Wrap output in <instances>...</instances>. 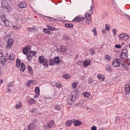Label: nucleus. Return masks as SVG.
Returning <instances> with one entry per match:
<instances>
[{
	"label": "nucleus",
	"instance_id": "nucleus-1",
	"mask_svg": "<svg viewBox=\"0 0 130 130\" xmlns=\"http://www.w3.org/2000/svg\"><path fill=\"white\" fill-rule=\"evenodd\" d=\"M2 5L3 10L5 11H8L11 9L9 4L6 1H3L2 2Z\"/></svg>",
	"mask_w": 130,
	"mask_h": 130
},
{
	"label": "nucleus",
	"instance_id": "nucleus-2",
	"mask_svg": "<svg viewBox=\"0 0 130 130\" xmlns=\"http://www.w3.org/2000/svg\"><path fill=\"white\" fill-rule=\"evenodd\" d=\"M92 13V11L91 9L90 10H88L87 13L84 15L86 19V21L87 22H88V24L90 23L91 21V15Z\"/></svg>",
	"mask_w": 130,
	"mask_h": 130
},
{
	"label": "nucleus",
	"instance_id": "nucleus-3",
	"mask_svg": "<svg viewBox=\"0 0 130 130\" xmlns=\"http://www.w3.org/2000/svg\"><path fill=\"white\" fill-rule=\"evenodd\" d=\"M128 50L126 49L122 50L120 54V57L121 59L124 60H126L128 59Z\"/></svg>",
	"mask_w": 130,
	"mask_h": 130
},
{
	"label": "nucleus",
	"instance_id": "nucleus-4",
	"mask_svg": "<svg viewBox=\"0 0 130 130\" xmlns=\"http://www.w3.org/2000/svg\"><path fill=\"white\" fill-rule=\"evenodd\" d=\"M75 94L74 95L72 94L71 95V98L68 99V104L70 105H72L73 103L74 102L76 99V96L77 94V92H74Z\"/></svg>",
	"mask_w": 130,
	"mask_h": 130
},
{
	"label": "nucleus",
	"instance_id": "nucleus-5",
	"mask_svg": "<svg viewBox=\"0 0 130 130\" xmlns=\"http://www.w3.org/2000/svg\"><path fill=\"white\" fill-rule=\"evenodd\" d=\"M36 54V52L33 51H31L28 52V54L27 55V59L29 61L31 60L32 57L34 56Z\"/></svg>",
	"mask_w": 130,
	"mask_h": 130
},
{
	"label": "nucleus",
	"instance_id": "nucleus-6",
	"mask_svg": "<svg viewBox=\"0 0 130 130\" xmlns=\"http://www.w3.org/2000/svg\"><path fill=\"white\" fill-rule=\"evenodd\" d=\"M120 59L118 58H116L113 60L112 64L114 67H118L120 66Z\"/></svg>",
	"mask_w": 130,
	"mask_h": 130
},
{
	"label": "nucleus",
	"instance_id": "nucleus-7",
	"mask_svg": "<svg viewBox=\"0 0 130 130\" xmlns=\"http://www.w3.org/2000/svg\"><path fill=\"white\" fill-rule=\"evenodd\" d=\"M13 43L14 41L13 39H9L7 42L6 47L7 48H10L13 44Z\"/></svg>",
	"mask_w": 130,
	"mask_h": 130
},
{
	"label": "nucleus",
	"instance_id": "nucleus-8",
	"mask_svg": "<svg viewBox=\"0 0 130 130\" xmlns=\"http://www.w3.org/2000/svg\"><path fill=\"white\" fill-rule=\"evenodd\" d=\"M36 125L34 123H31L27 127L28 130H34L36 128Z\"/></svg>",
	"mask_w": 130,
	"mask_h": 130
},
{
	"label": "nucleus",
	"instance_id": "nucleus-9",
	"mask_svg": "<svg viewBox=\"0 0 130 130\" xmlns=\"http://www.w3.org/2000/svg\"><path fill=\"white\" fill-rule=\"evenodd\" d=\"M84 19V18L82 15H79L77 16L73 20V21L74 22H80L83 21Z\"/></svg>",
	"mask_w": 130,
	"mask_h": 130
},
{
	"label": "nucleus",
	"instance_id": "nucleus-10",
	"mask_svg": "<svg viewBox=\"0 0 130 130\" xmlns=\"http://www.w3.org/2000/svg\"><path fill=\"white\" fill-rule=\"evenodd\" d=\"M26 4L25 2H23L20 3L19 5V7L21 9L25 8L26 7Z\"/></svg>",
	"mask_w": 130,
	"mask_h": 130
},
{
	"label": "nucleus",
	"instance_id": "nucleus-11",
	"mask_svg": "<svg viewBox=\"0 0 130 130\" xmlns=\"http://www.w3.org/2000/svg\"><path fill=\"white\" fill-rule=\"evenodd\" d=\"M90 63V61L89 60L87 59L84 61L83 62V65L85 66H87Z\"/></svg>",
	"mask_w": 130,
	"mask_h": 130
},
{
	"label": "nucleus",
	"instance_id": "nucleus-12",
	"mask_svg": "<svg viewBox=\"0 0 130 130\" xmlns=\"http://www.w3.org/2000/svg\"><path fill=\"white\" fill-rule=\"evenodd\" d=\"M111 67L109 64H107L105 66V70L107 71L110 72L112 70L111 69Z\"/></svg>",
	"mask_w": 130,
	"mask_h": 130
},
{
	"label": "nucleus",
	"instance_id": "nucleus-13",
	"mask_svg": "<svg viewBox=\"0 0 130 130\" xmlns=\"http://www.w3.org/2000/svg\"><path fill=\"white\" fill-rule=\"evenodd\" d=\"M125 91L128 94L130 92V86L128 85H126L125 87Z\"/></svg>",
	"mask_w": 130,
	"mask_h": 130
},
{
	"label": "nucleus",
	"instance_id": "nucleus-14",
	"mask_svg": "<svg viewBox=\"0 0 130 130\" xmlns=\"http://www.w3.org/2000/svg\"><path fill=\"white\" fill-rule=\"evenodd\" d=\"M73 123L74 125L75 126L79 125L81 124V122L78 120H75V121L74 120Z\"/></svg>",
	"mask_w": 130,
	"mask_h": 130
},
{
	"label": "nucleus",
	"instance_id": "nucleus-15",
	"mask_svg": "<svg viewBox=\"0 0 130 130\" xmlns=\"http://www.w3.org/2000/svg\"><path fill=\"white\" fill-rule=\"evenodd\" d=\"M25 64L23 63H21V65L20 66L21 68L20 69V70L21 71L23 72L24 71L25 69Z\"/></svg>",
	"mask_w": 130,
	"mask_h": 130
},
{
	"label": "nucleus",
	"instance_id": "nucleus-16",
	"mask_svg": "<svg viewBox=\"0 0 130 130\" xmlns=\"http://www.w3.org/2000/svg\"><path fill=\"white\" fill-rule=\"evenodd\" d=\"M38 61L40 63H43L44 61V60L43 57L42 56H40L38 59Z\"/></svg>",
	"mask_w": 130,
	"mask_h": 130
},
{
	"label": "nucleus",
	"instance_id": "nucleus-17",
	"mask_svg": "<svg viewBox=\"0 0 130 130\" xmlns=\"http://www.w3.org/2000/svg\"><path fill=\"white\" fill-rule=\"evenodd\" d=\"M74 122V120H71L69 121L66 124V125L67 126H70Z\"/></svg>",
	"mask_w": 130,
	"mask_h": 130
},
{
	"label": "nucleus",
	"instance_id": "nucleus-18",
	"mask_svg": "<svg viewBox=\"0 0 130 130\" xmlns=\"http://www.w3.org/2000/svg\"><path fill=\"white\" fill-rule=\"evenodd\" d=\"M54 61L55 63L58 64L60 62V60L58 57H56L54 58Z\"/></svg>",
	"mask_w": 130,
	"mask_h": 130
},
{
	"label": "nucleus",
	"instance_id": "nucleus-19",
	"mask_svg": "<svg viewBox=\"0 0 130 130\" xmlns=\"http://www.w3.org/2000/svg\"><path fill=\"white\" fill-rule=\"evenodd\" d=\"M28 49L26 47H24L23 50V53L25 55L27 54V53H28Z\"/></svg>",
	"mask_w": 130,
	"mask_h": 130
},
{
	"label": "nucleus",
	"instance_id": "nucleus-20",
	"mask_svg": "<svg viewBox=\"0 0 130 130\" xmlns=\"http://www.w3.org/2000/svg\"><path fill=\"white\" fill-rule=\"evenodd\" d=\"M16 60V66L18 68H19L20 65L21 63V61L20 60L18 59H17Z\"/></svg>",
	"mask_w": 130,
	"mask_h": 130
},
{
	"label": "nucleus",
	"instance_id": "nucleus-21",
	"mask_svg": "<svg viewBox=\"0 0 130 130\" xmlns=\"http://www.w3.org/2000/svg\"><path fill=\"white\" fill-rule=\"evenodd\" d=\"M65 26L69 28H73V25L70 23H66L65 24Z\"/></svg>",
	"mask_w": 130,
	"mask_h": 130
},
{
	"label": "nucleus",
	"instance_id": "nucleus-22",
	"mask_svg": "<svg viewBox=\"0 0 130 130\" xmlns=\"http://www.w3.org/2000/svg\"><path fill=\"white\" fill-rule=\"evenodd\" d=\"M44 127V128L46 129H49L52 127L48 122L45 125Z\"/></svg>",
	"mask_w": 130,
	"mask_h": 130
},
{
	"label": "nucleus",
	"instance_id": "nucleus-23",
	"mask_svg": "<svg viewBox=\"0 0 130 130\" xmlns=\"http://www.w3.org/2000/svg\"><path fill=\"white\" fill-rule=\"evenodd\" d=\"M35 93L38 95H39L40 89L39 87H36L35 88Z\"/></svg>",
	"mask_w": 130,
	"mask_h": 130
},
{
	"label": "nucleus",
	"instance_id": "nucleus-24",
	"mask_svg": "<svg viewBox=\"0 0 130 130\" xmlns=\"http://www.w3.org/2000/svg\"><path fill=\"white\" fill-rule=\"evenodd\" d=\"M47 27L49 30L51 31L55 30L56 29L55 27L51 26L49 25H47Z\"/></svg>",
	"mask_w": 130,
	"mask_h": 130
},
{
	"label": "nucleus",
	"instance_id": "nucleus-25",
	"mask_svg": "<svg viewBox=\"0 0 130 130\" xmlns=\"http://www.w3.org/2000/svg\"><path fill=\"white\" fill-rule=\"evenodd\" d=\"M15 57L13 53H11L9 57V60H13L14 59Z\"/></svg>",
	"mask_w": 130,
	"mask_h": 130
},
{
	"label": "nucleus",
	"instance_id": "nucleus-26",
	"mask_svg": "<svg viewBox=\"0 0 130 130\" xmlns=\"http://www.w3.org/2000/svg\"><path fill=\"white\" fill-rule=\"evenodd\" d=\"M55 109L59 111L60 109V106L58 105H56L54 106Z\"/></svg>",
	"mask_w": 130,
	"mask_h": 130
},
{
	"label": "nucleus",
	"instance_id": "nucleus-27",
	"mask_svg": "<svg viewBox=\"0 0 130 130\" xmlns=\"http://www.w3.org/2000/svg\"><path fill=\"white\" fill-rule=\"evenodd\" d=\"M54 61L52 59H50L49 62V65L50 66H53L54 64Z\"/></svg>",
	"mask_w": 130,
	"mask_h": 130
},
{
	"label": "nucleus",
	"instance_id": "nucleus-28",
	"mask_svg": "<svg viewBox=\"0 0 130 130\" xmlns=\"http://www.w3.org/2000/svg\"><path fill=\"white\" fill-rule=\"evenodd\" d=\"M124 35H125V33L120 34L119 35V37L121 39L123 40V38H124Z\"/></svg>",
	"mask_w": 130,
	"mask_h": 130
},
{
	"label": "nucleus",
	"instance_id": "nucleus-29",
	"mask_svg": "<svg viewBox=\"0 0 130 130\" xmlns=\"http://www.w3.org/2000/svg\"><path fill=\"white\" fill-rule=\"evenodd\" d=\"M29 102L30 103L35 104V100L33 98H31L29 101Z\"/></svg>",
	"mask_w": 130,
	"mask_h": 130
},
{
	"label": "nucleus",
	"instance_id": "nucleus-30",
	"mask_svg": "<svg viewBox=\"0 0 130 130\" xmlns=\"http://www.w3.org/2000/svg\"><path fill=\"white\" fill-rule=\"evenodd\" d=\"M56 87L57 88H59L62 86L61 84L59 83H55Z\"/></svg>",
	"mask_w": 130,
	"mask_h": 130
},
{
	"label": "nucleus",
	"instance_id": "nucleus-31",
	"mask_svg": "<svg viewBox=\"0 0 130 130\" xmlns=\"http://www.w3.org/2000/svg\"><path fill=\"white\" fill-rule=\"evenodd\" d=\"M83 95L85 97H89L90 95L89 93L88 92H84L83 93Z\"/></svg>",
	"mask_w": 130,
	"mask_h": 130
},
{
	"label": "nucleus",
	"instance_id": "nucleus-32",
	"mask_svg": "<svg viewBox=\"0 0 130 130\" xmlns=\"http://www.w3.org/2000/svg\"><path fill=\"white\" fill-rule=\"evenodd\" d=\"M70 39V37L68 36H64L63 37V39L66 41H68Z\"/></svg>",
	"mask_w": 130,
	"mask_h": 130
},
{
	"label": "nucleus",
	"instance_id": "nucleus-33",
	"mask_svg": "<svg viewBox=\"0 0 130 130\" xmlns=\"http://www.w3.org/2000/svg\"><path fill=\"white\" fill-rule=\"evenodd\" d=\"M103 77V76L100 74H98L97 76V77L99 79H102L103 80L104 79Z\"/></svg>",
	"mask_w": 130,
	"mask_h": 130
},
{
	"label": "nucleus",
	"instance_id": "nucleus-34",
	"mask_svg": "<svg viewBox=\"0 0 130 130\" xmlns=\"http://www.w3.org/2000/svg\"><path fill=\"white\" fill-rule=\"evenodd\" d=\"M5 24V25L6 26H8L9 25L10 22L6 20L4 22Z\"/></svg>",
	"mask_w": 130,
	"mask_h": 130
},
{
	"label": "nucleus",
	"instance_id": "nucleus-35",
	"mask_svg": "<svg viewBox=\"0 0 130 130\" xmlns=\"http://www.w3.org/2000/svg\"><path fill=\"white\" fill-rule=\"evenodd\" d=\"M110 25L108 24H106L105 25V30L107 31H108L109 30L110 28Z\"/></svg>",
	"mask_w": 130,
	"mask_h": 130
},
{
	"label": "nucleus",
	"instance_id": "nucleus-36",
	"mask_svg": "<svg viewBox=\"0 0 130 130\" xmlns=\"http://www.w3.org/2000/svg\"><path fill=\"white\" fill-rule=\"evenodd\" d=\"M6 61V59L5 58L2 59L1 60V63L2 64H5Z\"/></svg>",
	"mask_w": 130,
	"mask_h": 130
},
{
	"label": "nucleus",
	"instance_id": "nucleus-37",
	"mask_svg": "<svg viewBox=\"0 0 130 130\" xmlns=\"http://www.w3.org/2000/svg\"><path fill=\"white\" fill-rule=\"evenodd\" d=\"M60 48L61 51L63 52L66 51V50L65 46H61Z\"/></svg>",
	"mask_w": 130,
	"mask_h": 130
},
{
	"label": "nucleus",
	"instance_id": "nucleus-38",
	"mask_svg": "<svg viewBox=\"0 0 130 130\" xmlns=\"http://www.w3.org/2000/svg\"><path fill=\"white\" fill-rule=\"evenodd\" d=\"M70 76V75L68 74H65L63 76V77L64 78H68Z\"/></svg>",
	"mask_w": 130,
	"mask_h": 130
},
{
	"label": "nucleus",
	"instance_id": "nucleus-39",
	"mask_svg": "<svg viewBox=\"0 0 130 130\" xmlns=\"http://www.w3.org/2000/svg\"><path fill=\"white\" fill-rule=\"evenodd\" d=\"M77 82H75L72 84V86L74 88H76V86H77Z\"/></svg>",
	"mask_w": 130,
	"mask_h": 130
},
{
	"label": "nucleus",
	"instance_id": "nucleus-40",
	"mask_svg": "<svg viewBox=\"0 0 130 130\" xmlns=\"http://www.w3.org/2000/svg\"><path fill=\"white\" fill-rule=\"evenodd\" d=\"M28 71L29 72V73L31 74L32 73V68L30 66H28Z\"/></svg>",
	"mask_w": 130,
	"mask_h": 130
},
{
	"label": "nucleus",
	"instance_id": "nucleus-41",
	"mask_svg": "<svg viewBox=\"0 0 130 130\" xmlns=\"http://www.w3.org/2000/svg\"><path fill=\"white\" fill-rule=\"evenodd\" d=\"M129 36L125 34L124 35V38H123V40H126L129 39Z\"/></svg>",
	"mask_w": 130,
	"mask_h": 130
},
{
	"label": "nucleus",
	"instance_id": "nucleus-42",
	"mask_svg": "<svg viewBox=\"0 0 130 130\" xmlns=\"http://www.w3.org/2000/svg\"><path fill=\"white\" fill-rule=\"evenodd\" d=\"M49 30L48 29H47L46 28H44V33L48 34V32H49Z\"/></svg>",
	"mask_w": 130,
	"mask_h": 130
},
{
	"label": "nucleus",
	"instance_id": "nucleus-43",
	"mask_svg": "<svg viewBox=\"0 0 130 130\" xmlns=\"http://www.w3.org/2000/svg\"><path fill=\"white\" fill-rule=\"evenodd\" d=\"M105 58L108 61H110L111 59V57L108 55H106L105 56Z\"/></svg>",
	"mask_w": 130,
	"mask_h": 130
},
{
	"label": "nucleus",
	"instance_id": "nucleus-44",
	"mask_svg": "<svg viewBox=\"0 0 130 130\" xmlns=\"http://www.w3.org/2000/svg\"><path fill=\"white\" fill-rule=\"evenodd\" d=\"M48 122L50 123L52 127L53 126L54 124V122L53 120H51L50 122Z\"/></svg>",
	"mask_w": 130,
	"mask_h": 130
},
{
	"label": "nucleus",
	"instance_id": "nucleus-45",
	"mask_svg": "<svg viewBox=\"0 0 130 130\" xmlns=\"http://www.w3.org/2000/svg\"><path fill=\"white\" fill-rule=\"evenodd\" d=\"M1 19L2 21L3 22H4L5 21H6L7 20L5 16L4 15H3V16L1 17Z\"/></svg>",
	"mask_w": 130,
	"mask_h": 130
},
{
	"label": "nucleus",
	"instance_id": "nucleus-46",
	"mask_svg": "<svg viewBox=\"0 0 130 130\" xmlns=\"http://www.w3.org/2000/svg\"><path fill=\"white\" fill-rule=\"evenodd\" d=\"M21 103H20L16 105L15 108L17 109H19L21 107Z\"/></svg>",
	"mask_w": 130,
	"mask_h": 130
},
{
	"label": "nucleus",
	"instance_id": "nucleus-47",
	"mask_svg": "<svg viewBox=\"0 0 130 130\" xmlns=\"http://www.w3.org/2000/svg\"><path fill=\"white\" fill-rule=\"evenodd\" d=\"M92 31L94 32V35L95 36H97V32L96 30V29L94 28V29L92 30Z\"/></svg>",
	"mask_w": 130,
	"mask_h": 130
},
{
	"label": "nucleus",
	"instance_id": "nucleus-48",
	"mask_svg": "<svg viewBox=\"0 0 130 130\" xmlns=\"http://www.w3.org/2000/svg\"><path fill=\"white\" fill-rule=\"evenodd\" d=\"M117 31V30L115 28L112 29V32L114 36H115Z\"/></svg>",
	"mask_w": 130,
	"mask_h": 130
},
{
	"label": "nucleus",
	"instance_id": "nucleus-49",
	"mask_svg": "<svg viewBox=\"0 0 130 130\" xmlns=\"http://www.w3.org/2000/svg\"><path fill=\"white\" fill-rule=\"evenodd\" d=\"M43 65L45 67H47L48 66V62L46 61H44V62L43 64Z\"/></svg>",
	"mask_w": 130,
	"mask_h": 130
},
{
	"label": "nucleus",
	"instance_id": "nucleus-50",
	"mask_svg": "<svg viewBox=\"0 0 130 130\" xmlns=\"http://www.w3.org/2000/svg\"><path fill=\"white\" fill-rule=\"evenodd\" d=\"M90 51L91 53V54L92 55H93V54H95V53L94 52V50H93L92 48H90Z\"/></svg>",
	"mask_w": 130,
	"mask_h": 130
},
{
	"label": "nucleus",
	"instance_id": "nucleus-51",
	"mask_svg": "<svg viewBox=\"0 0 130 130\" xmlns=\"http://www.w3.org/2000/svg\"><path fill=\"white\" fill-rule=\"evenodd\" d=\"M35 29V27H32L29 28H28L29 30L30 31H33Z\"/></svg>",
	"mask_w": 130,
	"mask_h": 130
},
{
	"label": "nucleus",
	"instance_id": "nucleus-52",
	"mask_svg": "<svg viewBox=\"0 0 130 130\" xmlns=\"http://www.w3.org/2000/svg\"><path fill=\"white\" fill-rule=\"evenodd\" d=\"M128 64H125L124 65L122 66L123 68L125 69H127L128 68Z\"/></svg>",
	"mask_w": 130,
	"mask_h": 130
},
{
	"label": "nucleus",
	"instance_id": "nucleus-53",
	"mask_svg": "<svg viewBox=\"0 0 130 130\" xmlns=\"http://www.w3.org/2000/svg\"><path fill=\"white\" fill-rule=\"evenodd\" d=\"M30 111L32 113H34L35 112H36L37 111V109L36 108L33 109L32 110H30Z\"/></svg>",
	"mask_w": 130,
	"mask_h": 130
},
{
	"label": "nucleus",
	"instance_id": "nucleus-54",
	"mask_svg": "<svg viewBox=\"0 0 130 130\" xmlns=\"http://www.w3.org/2000/svg\"><path fill=\"white\" fill-rule=\"evenodd\" d=\"M48 18L50 19V20L51 21H55L56 20V19L54 18L50 17H48Z\"/></svg>",
	"mask_w": 130,
	"mask_h": 130
},
{
	"label": "nucleus",
	"instance_id": "nucleus-55",
	"mask_svg": "<svg viewBox=\"0 0 130 130\" xmlns=\"http://www.w3.org/2000/svg\"><path fill=\"white\" fill-rule=\"evenodd\" d=\"M125 18L128 20H130V16L128 15H126Z\"/></svg>",
	"mask_w": 130,
	"mask_h": 130
},
{
	"label": "nucleus",
	"instance_id": "nucleus-56",
	"mask_svg": "<svg viewBox=\"0 0 130 130\" xmlns=\"http://www.w3.org/2000/svg\"><path fill=\"white\" fill-rule=\"evenodd\" d=\"M91 130H96V127L95 126H93L91 128Z\"/></svg>",
	"mask_w": 130,
	"mask_h": 130
},
{
	"label": "nucleus",
	"instance_id": "nucleus-57",
	"mask_svg": "<svg viewBox=\"0 0 130 130\" xmlns=\"http://www.w3.org/2000/svg\"><path fill=\"white\" fill-rule=\"evenodd\" d=\"M13 83H10L8 84V87L9 88L10 87L13 86Z\"/></svg>",
	"mask_w": 130,
	"mask_h": 130
},
{
	"label": "nucleus",
	"instance_id": "nucleus-58",
	"mask_svg": "<svg viewBox=\"0 0 130 130\" xmlns=\"http://www.w3.org/2000/svg\"><path fill=\"white\" fill-rule=\"evenodd\" d=\"M120 60L121 61V62H120L121 65H122V66H123L125 64L124 62L122 60Z\"/></svg>",
	"mask_w": 130,
	"mask_h": 130
},
{
	"label": "nucleus",
	"instance_id": "nucleus-59",
	"mask_svg": "<svg viewBox=\"0 0 130 130\" xmlns=\"http://www.w3.org/2000/svg\"><path fill=\"white\" fill-rule=\"evenodd\" d=\"M115 47L117 48H120L121 46L120 45H115Z\"/></svg>",
	"mask_w": 130,
	"mask_h": 130
},
{
	"label": "nucleus",
	"instance_id": "nucleus-60",
	"mask_svg": "<svg viewBox=\"0 0 130 130\" xmlns=\"http://www.w3.org/2000/svg\"><path fill=\"white\" fill-rule=\"evenodd\" d=\"M92 79L91 78L89 79V82H88L89 84H91L92 82Z\"/></svg>",
	"mask_w": 130,
	"mask_h": 130
},
{
	"label": "nucleus",
	"instance_id": "nucleus-61",
	"mask_svg": "<svg viewBox=\"0 0 130 130\" xmlns=\"http://www.w3.org/2000/svg\"><path fill=\"white\" fill-rule=\"evenodd\" d=\"M30 85V83H29L28 82H27L26 84V85L27 87L29 86Z\"/></svg>",
	"mask_w": 130,
	"mask_h": 130
},
{
	"label": "nucleus",
	"instance_id": "nucleus-62",
	"mask_svg": "<svg viewBox=\"0 0 130 130\" xmlns=\"http://www.w3.org/2000/svg\"><path fill=\"white\" fill-rule=\"evenodd\" d=\"M119 119V118L118 117H117L116 119V121L117 122Z\"/></svg>",
	"mask_w": 130,
	"mask_h": 130
},
{
	"label": "nucleus",
	"instance_id": "nucleus-63",
	"mask_svg": "<svg viewBox=\"0 0 130 130\" xmlns=\"http://www.w3.org/2000/svg\"><path fill=\"white\" fill-rule=\"evenodd\" d=\"M28 82H29V83H30V84H32V83L33 82V80H29Z\"/></svg>",
	"mask_w": 130,
	"mask_h": 130
},
{
	"label": "nucleus",
	"instance_id": "nucleus-64",
	"mask_svg": "<svg viewBox=\"0 0 130 130\" xmlns=\"http://www.w3.org/2000/svg\"><path fill=\"white\" fill-rule=\"evenodd\" d=\"M4 56V55L3 53L0 54V58L3 57Z\"/></svg>",
	"mask_w": 130,
	"mask_h": 130
}]
</instances>
